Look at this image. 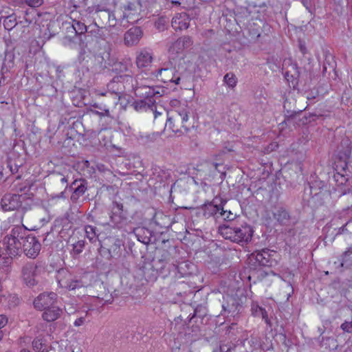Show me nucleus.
I'll list each match as a JSON object with an SVG mask.
<instances>
[{
    "mask_svg": "<svg viewBox=\"0 0 352 352\" xmlns=\"http://www.w3.org/2000/svg\"><path fill=\"white\" fill-rule=\"evenodd\" d=\"M69 188L71 190H74L71 196V199L73 202H76L78 199L86 192L87 189V182L84 179H76L72 183Z\"/></svg>",
    "mask_w": 352,
    "mask_h": 352,
    "instance_id": "412c9836",
    "label": "nucleus"
},
{
    "mask_svg": "<svg viewBox=\"0 0 352 352\" xmlns=\"http://www.w3.org/2000/svg\"><path fill=\"white\" fill-rule=\"evenodd\" d=\"M243 300H246L245 296L239 297L237 295L227 296L226 303L222 304V315L228 314L234 317L238 315L242 309Z\"/></svg>",
    "mask_w": 352,
    "mask_h": 352,
    "instance_id": "6e6552de",
    "label": "nucleus"
},
{
    "mask_svg": "<svg viewBox=\"0 0 352 352\" xmlns=\"http://www.w3.org/2000/svg\"><path fill=\"white\" fill-rule=\"evenodd\" d=\"M317 96H319L318 94L311 91L307 94V99L308 100H313L314 99L316 98Z\"/></svg>",
    "mask_w": 352,
    "mask_h": 352,
    "instance_id": "864d4df0",
    "label": "nucleus"
},
{
    "mask_svg": "<svg viewBox=\"0 0 352 352\" xmlns=\"http://www.w3.org/2000/svg\"><path fill=\"white\" fill-rule=\"evenodd\" d=\"M107 94H110L111 96H115L116 97H118V98H120V92H100V93H98V95L99 96H106Z\"/></svg>",
    "mask_w": 352,
    "mask_h": 352,
    "instance_id": "5fc2aeb1",
    "label": "nucleus"
},
{
    "mask_svg": "<svg viewBox=\"0 0 352 352\" xmlns=\"http://www.w3.org/2000/svg\"><path fill=\"white\" fill-rule=\"evenodd\" d=\"M5 29L8 30H12L17 24L16 16L12 14L8 16L3 17V21Z\"/></svg>",
    "mask_w": 352,
    "mask_h": 352,
    "instance_id": "72a5a7b5",
    "label": "nucleus"
},
{
    "mask_svg": "<svg viewBox=\"0 0 352 352\" xmlns=\"http://www.w3.org/2000/svg\"><path fill=\"white\" fill-rule=\"evenodd\" d=\"M320 346L326 350L334 349L337 347L336 340L331 337L322 338L320 341Z\"/></svg>",
    "mask_w": 352,
    "mask_h": 352,
    "instance_id": "7c9ffc66",
    "label": "nucleus"
},
{
    "mask_svg": "<svg viewBox=\"0 0 352 352\" xmlns=\"http://www.w3.org/2000/svg\"><path fill=\"white\" fill-rule=\"evenodd\" d=\"M179 40L181 41L182 44L184 45V49L188 48L192 45V40L189 36H184L179 38Z\"/></svg>",
    "mask_w": 352,
    "mask_h": 352,
    "instance_id": "79ce46f5",
    "label": "nucleus"
},
{
    "mask_svg": "<svg viewBox=\"0 0 352 352\" xmlns=\"http://www.w3.org/2000/svg\"><path fill=\"white\" fill-rule=\"evenodd\" d=\"M344 352H352V346L351 347H349L346 349Z\"/></svg>",
    "mask_w": 352,
    "mask_h": 352,
    "instance_id": "774afa93",
    "label": "nucleus"
},
{
    "mask_svg": "<svg viewBox=\"0 0 352 352\" xmlns=\"http://www.w3.org/2000/svg\"><path fill=\"white\" fill-rule=\"evenodd\" d=\"M114 16V14L109 10H100L97 8L94 13V25H104L109 23L111 24V17Z\"/></svg>",
    "mask_w": 352,
    "mask_h": 352,
    "instance_id": "5701e85b",
    "label": "nucleus"
},
{
    "mask_svg": "<svg viewBox=\"0 0 352 352\" xmlns=\"http://www.w3.org/2000/svg\"><path fill=\"white\" fill-rule=\"evenodd\" d=\"M85 322V317H80L77 318L74 322V324L75 327H80Z\"/></svg>",
    "mask_w": 352,
    "mask_h": 352,
    "instance_id": "3c124183",
    "label": "nucleus"
},
{
    "mask_svg": "<svg viewBox=\"0 0 352 352\" xmlns=\"http://www.w3.org/2000/svg\"><path fill=\"white\" fill-rule=\"evenodd\" d=\"M8 303L10 308L15 307L20 304L21 300L16 294H10L8 298Z\"/></svg>",
    "mask_w": 352,
    "mask_h": 352,
    "instance_id": "4c0bfd02",
    "label": "nucleus"
},
{
    "mask_svg": "<svg viewBox=\"0 0 352 352\" xmlns=\"http://www.w3.org/2000/svg\"><path fill=\"white\" fill-rule=\"evenodd\" d=\"M85 234L87 239L91 242H94L96 240L98 234L96 232V228L90 225L85 226Z\"/></svg>",
    "mask_w": 352,
    "mask_h": 352,
    "instance_id": "c9c22d12",
    "label": "nucleus"
},
{
    "mask_svg": "<svg viewBox=\"0 0 352 352\" xmlns=\"http://www.w3.org/2000/svg\"><path fill=\"white\" fill-rule=\"evenodd\" d=\"M122 19L126 20L128 23H135L140 19V13L142 12V4L140 1L134 0L132 1H126L122 6Z\"/></svg>",
    "mask_w": 352,
    "mask_h": 352,
    "instance_id": "423d86ee",
    "label": "nucleus"
},
{
    "mask_svg": "<svg viewBox=\"0 0 352 352\" xmlns=\"http://www.w3.org/2000/svg\"><path fill=\"white\" fill-rule=\"evenodd\" d=\"M109 245L108 252L111 258L120 256L121 252L120 248L123 245L122 241L119 239L110 237L107 239Z\"/></svg>",
    "mask_w": 352,
    "mask_h": 352,
    "instance_id": "a878e982",
    "label": "nucleus"
},
{
    "mask_svg": "<svg viewBox=\"0 0 352 352\" xmlns=\"http://www.w3.org/2000/svg\"><path fill=\"white\" fill-rule=\"evenodd\" d=\"M63 314V309L58 306L53 305L45 310L42 318L47 322H53L59 318Z\"/></svg>",
    "mask_w": 352,
    "mask_h": 352,
    "instance_id": "b1692460",
    "label": "nucleus"
},
{
    "mask_svg": "<svg viewBox=\"0 0 352 352\" xmlns=\"http://www.w3.org/2000/svg\"><path fill=\"white\" fill-rule=\"evenodd\" d=\"M284 108L285 109V120L284 122L289 125L300 126V124H305L307 123V118L302 116V111H290L286 109V102L284 104Z\"/></svg>",
    "mask_w": 352,
    "mask_h": 352,
    "instance_id": "dca6fc26",
    "label": "nucleus"
},
{
    "mask_svg": "<svg viewBox=\"0 0 352 352\" xmlns=\"http://www.w3.org/2000/svg\"><path fill=\"white\" fill-rule=\"evenodd\" d=\"M113 210H117L116 212H113L112 215L110 216V220L113 226L119 227V222L116 221L117 216L116 212L120 213L123 210V205L121 203L113 201Z\"/></svg>",
    "mask_w": 352,
    "mask_h": 352,
    "instance_id": "2f4dec72",
    "label": "nucleus"
},
{
    "mask_svg": "<svg viewBox=\"0 0 352 352\" xmlns=\"http://www.w3.org/2000/svg\"><path fill=\"white\" fill-rule=\"evenodd\" d=\"M276 252L269 249H263L260 252L252 254L250 259L254 258L255 263L260 266L272 267L276 263V260L273 258Z\"/></svg>",
    "mask_w": 352,
    "mask_h": 352,
    "instance_id": "9b49d317",
    "label": "nucleus"
},
{
    "mask_svg": "<svg viewBox=\"0 0 352 352\" xmlns=\"http://www.w3.org/2000/svg\"><path fill=\"white\" fill-rule=\"evenodd\" d=\"M188 114L189 110L186 107L179 108L172 111L170 113H166V126L179 135L184 132H188L190 128Z\"/></svg>",
    "mask_w": 352,
    "mask_h": 352,
    "instance_id": "7ed1b4c3",
    "label": "nucleus"
},
{
    "mask_svg": "<svg viewBox=\"0 0 352 352\" xmlns=\"http://www.w3.org/2000/svg\"><path fill=\"white\" fill-rule=\"evenodd\" d=\"M272 214L277 223L280 226H290L296 222L295 218L292 217L289 212L283 206L275 207Z\"/></svg>",
    "mask_w": 352,
    "mask_h": 352,
    "instance_id": "f8f14e48",
    "label": "nucleus"
},
{
    "mask_svg": "<svg viewBox=\"0 0 352 352\" xmlns=\"http://www.w3.org/2000/svg\"><path fill=\"white\" fill-rule=\"evenodd\" d=\"M300 51L302 52V54H305V47L304 46H302V45H300Z\"/></svg>",
    "mask_w": 352,
    "mask_h": 352,
    "instance_id": "338daca9",
    "label": "nucleus"
},
{
    "mask_svg": "<svg viewBox=\"0 0 352 352\" xmlns=\"http://www.w3.org/2000/svg\"><path fill=\"white\" fill-rule=\"evenodd\" d=\"M23 2L30 7L37 8L43 3V0H23Z\"/></svg>",
    "mask_w": 352,
    "mask_h": 352,
    "instance_id": "c03bdc74",
    "label": "nucleus"
},
{
    "mask_svg": "<svg viewBox=\"0 0 352 352\" xmlns=\"http://www.w3.org/2000/svg\"><path fill=\"white\" fill-rule=\"evenodd\" d=\"M235 346V344L232 342H228L226 344L221 343L218 349L221 352H231Z\"/></svg>",
    "mask_w": 352,
    "mask_h": 352,
    "instance_id": "a19ab883",
    "label": "nucleus"
},
{
    "mask_svg": "<svg viewBox=\"0 0 352 352\" xmlns=\"http://www.w3.org/2000/svg\"><path fill=\"white\" fill-rule=\"evenodd\" d=\"M154 25L159 32H164L169 26V19L166 16H161L156 19Z\"/></svg>",
    "mask_w": 352,
    "mask_h": 352,
    "instance_id": "c756f323",
    "label": "nucleus"
},
{
    "mask_svg": "<svg viewBox=\"0 0 352 352\" xmlns=\"http://www.w3.org/2000/svg\"><path fill=\"white\" fill-rule=\"evenodd\" d=\"M72 27L76 34L81 35L87 32V26L85 25V20L82 18L80 19H73Z\"/></svg>",
    "mask_w": 352,
    "mask_h": 352,
    "instance_id": "c85d7f7f",
    "label": "nucleus"
},
{
    "mask_svg": "<svg viewBox=\"0 0 352 352\" xmlns=\"http://www.w3.org/2000/svg\"><path fill=\"white\" fill-rule=\"evenodd\" d=\"M96 29L90 31L94 36L98 38L104 39V28L100 27L99 25H95Z\"/></svg>",
    "mask_w": 352,
    "mask_h": 352,
    "instance_id": "ea45409f",
    "label": "nucleus"
},
{
    "mask_svg": "<svg viewBox=\"0 0 352 352\" xmlns=\"http://www.w3.org/2000/svg\"><path fill=\"white\" fill-rule=\"evenodd\" d=\"M223 82L230 87L234 88L237 83V78L233 73H227L223 77Z\"/></svg>",
    "mask_w": 352,
    "mask_h": 352,
    "instance_id": "e433bc0d",
    "label": "nucleus"
},
{
    "mask_svg": "<svg viewBox=\"0 0 352 352\" xmlns=\"http://www.w3.org/2000/svg\"><path fill=\"white\" fill-rule=\"evenodd\" d=\"M252 314H253L255 316H260L259 311L258 310V309H256V306H255V307H252Z\"/></svg>",
    "mask_w": 352,
    "mask_h": 352,
    "instance_id": "052dcab7",
    "label": "nucleus"
},
{
    "mask_svg": "<svg viewBox=\"0 0 352 352\" xmlns=\"http://www.w3.org/2000/svg\"><path fill=\"white\" fill-rule=\"evenodd\" d=\"M153 60V54L151 50L144 48L137 52L135 63L138 68H146L151 66Z\"/></svg>",
    "mask_w": 352,
    "mask_h": 352,
    "instance_id": "f3484780",
    "label": "nucleus"
},
{
    "mask_svg": "<svg viewBox=\"0 0 352 352\" xmlns=\"http://www.w3.org/2000/svg\"><path fill=\"white\" fill-rule=\"evenodd\" d=\"M152 111V112L153 113V114H154V118H155V119H157L158 116H162V112H161V111H160L157 110L156 107H155V105H154V107H153V111Z\"/></svg>",
    "mask_w": 352,
    "mask_h": 352,
    "instance_id": "4d7b16f0",
    "label": "nucleus"
},
{
    "mask_svg": "<svg viewBox=\"0 0 352 352\" xmlns=\"http://www.w3.org/2000/svg\"><path fill=\"white\" fill-rule=\"evenodd\" d=\"M346 224H345V225H344L343 226L340 227V228H339V230H338V234H342L343 232H345V230H346Z\"/></svg>",
    "mask_w": 352,
    "mask_h": 352,
    "instance_id": "680f3d73",
    "label": "nucleus"
},
{
    "mask_svg": "<svg viewBox=\"0 0 352 352\" xmlns=\"http://www.w3.org/2000/svg\"><path fill=\"white\" fill-rule=\"evenodd\" d=\"M144 230L142 228H138V229L135 230V233L136 236H138V239L140 241L142 242L143 243L146 244L150 241L149 237H144L142 240L140 239V234Z\"/></svg>",
    "mask_w": 352,
    "mask_h": 352,
    "instance_id": "8fccbe9b",
    "label": "nucleus"
},
{
    "mask_svg": "<svg viewBox=\"0 0 352 352\" xmlns=\"http://www.w3.org/2000/svg\"><path fill=\"white\" fill-rule=\"evenodd\" d=\"M51 188L56 191H60L58 195V198L65 197V191L68 187V177L59 172H54L49 178Z\"/></svg>",
    "mask_w": 352,
    "mask_h": 352,
    "instance_id": "9d476101",
    "label": "nucleus"
},
{
    "mask_svg": "<svg viewBox=\"0 0 352 352\" xmlns=\"http://www.w3.org/2000/svg\"><path fill=\"white\" fill-rule=\"evenodd\" d=\"M170 63H164L163 66L156 70L155 76L164 83H174L175 85H183L187 82L190 76V72L179 64L178 69L173 67Z\"/></svg>",
    "mask_w": 352,
    "mask_h": 352,
    "instance_id": "f03ea898",
    "label": "nucleus"
},
{
    "mask_svg": "<svg viewBox=\"0 0 352 352\" xmlns=\"http://www.w3.org/2000/svg\"><path fill=\"white\" fill-rule=\"evenodd\" d=\"M190 18L189 15L186 12L177 13L172 18L171 26L172 28L177 31H182L188 28L190 25Z\"/></svg>",
    "mask_w": 352,
    "mask_h": 352,
    "instance_id": "a211bd4d",
    "label": "nucleus"
},
{
    "mask_svg": "<svg viewBox=\"0 0 352 352\" xmlns=\"http://www.w3.org/2000/svg\"><path fill=\"white\" fill-rule=\"evenodd\" d=\"M135 94L136 96L142 98L144 100H154V97H160L161 94L158 90L151 86L141 85L135 88Z\"/></svg>",
    "mask_w": 352,
    "mask_h": 352,
    "instance_id": "6ab92c4d",
    "label": "nucleus"
},
{
    "mask_svg": "<svg viewBox=\"0 0 352 352\" xmlns=\"http://www.w3.org/2000/svg\"><path fill=\"white\" fill-rule=\"evenodd\" d=\"M141 270L144 278L147 281H155L159 276L158 272L153 267L152 263L149 261H145Z\"/></svg>",
    "mask_w": 352,
    "mask_h": 352,
    "instance_id": "393cba45",
    "label": "nucleus"
},
{
    "mask_svg": "<svg viewBox=\"0 0 352 352\" xmlns=\"http://www.w3.org/2000/svg\"><path fill=\"white\" fill-rule=\"evenodd\" d=\"M85 242L83 240H80L75 243L74 244H73L72 252L74 255L80 254L82 252L85 248Z\"/></svg>",
    "mask_w": 352,
    "mask_h": 352,
    "instance_id": "58836bf2",
    "label": "nucleus"
},
{
    "mask_svg": "<svg viewBox=\"0 0 352 352\" xmlns=\"http://www.w3.org/2000/svg\"><path fill=\"white\" fill-rule=\"evenodd\" d=\"M351 254H352V248H349L347 250H346L345 252H343V254L342 255V261H341V263H340V267H342L344 266V263H346L347 261L346 257Z\"/></svg>",
    "mask_w": 352,
    "mask_h": 352,
    "instance_id": "a18cd8bd",
    "label": "nucleus"
},
{
    "mask_svg": "<svg viewBox=\"0 0 352 352\" xmlns=\"http://www.w3.org/2000/svg\"><path fill=\"white\" fill-rule=\"evenodd\" d=\"M56 280L60 287L69 290H74L82 287L81 280L74 278L67 269L62 268L57 272Z\"/></svg>",
    "mask_w": 352,
    "mask_h": 352,
    "instance_id": "0eeeda50",
    "label": "nucleus"
},
{
    "mask_svg": "<svg viewBox=\"0 0 352 352\" xmlns=\"http://www.w3.org/2000/svg\"><path fill=\"white\" fill-rule=\"evenodd\" d=\"M37 265L32 262L25 264L21 270L23 283L29 287L34 286L37 282L35 279Z\"/></svg>",
    "mask_w": 352,
    "mask_h": 352,
    "instance_id": "4468645a",
    "label": "nucleus"
},
{
    "mask_svg": "<svg viewBox=\"0 0 352 352\" xmlns=\"http://www.w3.org/2000/svg\"><path fill=\"white\" fill-rule=\"evenodd\" d=\"M256 309H258V310L259 311L260 316H261L262 318L265 320L266 324H268L269 326H271V322L270 321H269L267 318V314L265 309H263L262 307L258 305H256Z\"/></svg>",
    "mask_w": 352,
    "mask_h": 352,
    "instance_id": "de8ad7c7",
    "label": "nucleus"
},
{
    "mask_svg": "<svg viewBox=\"0 0 352 352\" xmlns=\"http://www.w3.org/2000/svg\"><path fill=\"white\" fill-rule=\"evenodd\" d=\"M155 103V100H146L144 99L135 101L132 106L137 111H142L147 110H153L154 104Z\"/></svg>",
    "mask_w": 352,
    "mask_h": 352,
    "instance_id": "cd10ccee",
    "label": "nucleus"
},
{
    "mask_svg": "<svg viewBox=\"0 0 352 352\" xmlns=\"http://www.w3.org/2000/svg\"><path fill=\"white\" fill-rule=\"evenodd\" d=\"M25 199V196L23 195L7 193L1 198V208L4 211L19 210Z\"/></svg>",
    "mask_w": 352,
    "mask_h": 352,
    "instance_id": "1a4fd4ad",
    "label": "nucleus"
},
{
    "mask_svg": "<svg viewBox=\"0 0 352 352\" xmlns=\"http://www.w3.org/2000/svg\"><path fill=\"white\" fill-rule=\"evenodd\" d=\"M33 348L37 352L44 351L45 348L43 344L41 342L40 340H34L32 342Z\"/></svg>",
    "mask_w": 352,
    "mask_h": 352,
    "instance_id": "49530a36",
    "label": "nucleus"
},
{
    "mask_svg": "<svg viewBox=\"0 0 352 352\" xmlns=\"http://www.w3.org/2000/svg\"><path fill=\"white\" fill-rule=\"evenodd\" d=\"M285 77L287 81H292L294 85L298 83V79L300 77V71L296 63H291L286 69Z\"/></svg>",
    "mask_w": 352,
    "mask_h": 352,
    "instance_id": "bb28decb",
    "label": "nucleus"
},
{
    "mask_svg": "<svg viewBox=\"0 0 352 352\" xmlns=\"http://www.w3.org/2000/svg\"><path fill=\"white\" fill-rule=\"evenodd\" d=\"M115 25H116V17L114 16L111 17V24H109V25L114 26Z\"/></svg>",
    "mask_w": 352,
    "mask_h": 352,
    "instance_id": "e2e57ef3",
    "label": "nucleus"
},
{
    "mask_svg": "<svg viewBox=\"0 0 352 352\" xmlns=\"http://www.w3.org/2000/svg\"><path fill=\"white\" fill-rule=\"evenodd\" d=\"M300 1H302V3L304 5V6H305L307 8L308 6H309L308 0H300Z\"/></svg>",
    "mask_w": 352,
    "mask_h": 352,
    "instance_id": "0e129e2a",
    "label": "nucleus"
},
{
    "mask_svg": "<svg viewBox=\"0 0 352 352\" xmlns=\"http://www.w3.org/2000/svg\"><path fill=\"white\" fill-rule=\"evenodd\" d=\"M184 45L182 44L181 41L177 39L168 47V52L171 54H180L184 50Z\"/></svg>",
    "mask_w": 352,
    "mask_h": 352,
    "instance_id": "f704fd0d",
    "label": "nucleus"
},
{
    "mask_svg": "<svg viewBox=\"0 0 352 352\" xmlns=\"http://www.w3.org/2000/svg\"><path fill=\"white\" fill-rule=\"evenodd\" d=\"M219 232L225 239L236 243H247L251 240L253 234L252 228L247 223L238 226L223 225L219 227Z\"/></svg>",
    "mask_w": 352,
    "mask_h": 352,
    "instance_id": "20e7f679",
    "label": "nucleus"
},
{
    "mask_svg": "<svg viewBox=\"0 0 352 352\" xmlns=\"http://www.w3.org/2000/svg\"><path fill=\"white\" fill-rule=\"evenodd\" d=\"M93 107H95V108H98L100 110H102L104 109V107H100V105H98V104L95 103L94 104H93Z\"/></svg>",
    "mask_w": 352,
    "mask_h": 352,
    "instance_id": "69168bd1",
    "label": "nucleus"
},
{
    "mask_svg": "<svg viewBox=\"0 0 352 352\" xmlns=\"http://www.w3.org/2000/svg\"><path fill=\"white\" fill-rule=\"evenodd\" d=\"M8 166L12 173H16L19 170V168L20 167V166H18L16 164H14V166H12V164H8Z\"/></svg>",
    "mask_w": 352,
    "mask_h": 352,
    "instance_id": "6e6d98bb",
    "label": "nucleus"
},
{
    "mask_svg": "<svg viewBox=\"0 0 352 352\" xmlns=\"http://www.w3.org/2000/svg\"><path fill=\"white\" fill-rule=\"evenodd\" d=\"M170 254L166 251H163L161 257L153 258L150 262L153 267L155 268L158 274H163L169 272L170 270L177 272L182 276H184L190 274L186 268H188L189 264L187 262H182L178 265L170 264Z\"/></svg>",
    "mask_w": 352,
    "mask_h": 352,
    "instance_id": "39448f33",
    "label": "nucleus"
},
{
    "mask_svg": "<svg viewBox=\"0 0 352 352\" xmlns=\"http://www.w3.org/2000/svg\"><path fill=\"white\" fill-rule=\"evenodd\" d=\"M93 112L95 114L99 116L100 117H104V116L111 117L110 111H109V109L105 108V107H104V109L101 110V111H93Z\"/></svg>",
    "mask_w": 352,
    "mask_h": 352,
    "instance_id": "09e8293b",
    "label": "nucleus"
},
{
    "mask_svg": "<svg viewBox=\"0 0 352 352\" xmlns=\"http://www.w3.org/2000/svg\"><path fill=\"white\" fill-rule=\"evenodd\" d=\"M87 0H73V1L75 3H77L78 5H75V6H78L80 7V5H85L86 4V1Z\"/></svg>",
    "mask_w": 352,
    "mask_h": 352,
    "instance_id": "13d9d810",
    "label": "nucleus"
},
{
    "mask_svg": "<svg viewBox=\"0 0 352 352\" xmlns=\"http://www.w3.org/2000/svg\"><path fill=\"white\" fill-rule=\"evenodd\" d=\"M248 342L253 349H261L265 351L272 349V341L267 337L261 340L258 336L252 335Z\"/></svg>",
    "mask_w": 352,
    "mask_h": 352,
    "instance_id": "aec40b11",
    "label": "nucleus"
},
{
    "mask_svg": "<svg viewBox=\"0 0 352 352\" xmlns=\"http://www.w3.org/2000/svg\"><path fill=\"white\" fill-rule=\"evenodd\" d=\"M225 203L226 201H221V209L219 212L218 218H222L229 221H232L235 218L236 214H233L230 210H225L223 209V204Z\"/></svg>",
    "mask_w": 352,
    "mask_h": 352,
    "instance_id": "473e14b6",
    "label": "nucleus"
},
{
    "mask_svg": "<svg viewBox=\"0 0 352 352\" xmlns=\"http://www.w3.org/2000/svg\"><path fill=\"white\" fill-rule=\"evenodd\" d=\"M174 6H181L182 0H168Z\"/></svg>",
    "mask_w": 352,
    "mask_h": 352,
    "instance_id": "bf43d9fd",
    "label": "nucleus"
},
{
    "mask_svg": "<svg viewBox=\"0 0 352 352\" xmlns=\"http://www.w3.org/2000/svg\"><path fill=\"white\" fill-rule=\"evenodd\" d=\"M143 36V31L140 27L135 26L128 30L124 35V43L127 47L137 45Z\"/></svg>",
    "mask_w": 352,
    "mask_h": 352,
    "instance_id": "2eb2a0df",
    "label": "nucleus"
},
{
    "mask_svg": "<svg viewBox=\"0 0 352 352\" xmlns=\"http://www.w3.org/2000/svg\"><path fill=\"white\" fill-rule=\"evenodd\" d=\"M4 242L7 244V254L10 257L16 256L23 250L27 256L35 258L41 250L38 240L21 226L13 228L10 235L5 237Z\"/></svg>",
    "mask_w": 352,
    "mask_h": 352,
    "instance_id": "f257e3e1",
    "label": "nucleus"
},
{
    "mask_svg": "<svg viewBox=\"0 0 352 352\" xmlns=\"http://www.w3.org/2000/svg\"><path fill=\"white\" fill-rule=\"evenodd\" d=\"M57 294L54 292L43 293L39 294L34 300V306L36 309L45 310L56 302Z\"/></svg>",
    "mask_w": 352,
    "mask_h": 352,
    "instance_id": "ddd939ff",
    "label": "nucleus"
},
{
    "mask_svg": "<svg viewBox=\"0 0 352 352\" xmlns=\"http://www.w3.org/2000/svg\"><path fill=\"white\" fill-rule=\"evenodd\" d=\"M166 218V216H164V214L162 213H159V214H156L155 217V223L158 225H160L161 227H166V225H162V223H160L159 221H158V219L160 218Z\"/></svg>",
    "mask_w": 352,
    "mask_h": 352,
    "instance_id": "603ef678",
    "label": "nucleus"
},
{
    "mask_svg": "<svg viewBox=\"0 0 352 352\" xmlns=\"http://www.w3.org/2000/svg\"><path fill=\"white\" fill-rule=\"evenodd\" d=\"M340 328H341V329L344 332H346V333H352V321H351V322H349V321L344 322L341 324Z\"/></svg>",
    "mask_w": 352,
    "mask_h": 352,
    "instance_id": "37998d69",
    "label": "nucleus"
},
{
    "mask_svg": "<svg viewBox=\"0 0 352 352\" xmlns=\"http://www.w3.org/2000/svg\"><path fill=\"white\" fill-rule=\"evenodd\" d=\"M221 209V203L217 204L216 199L211 202L206 203L200 207V210L203 212V215L206 218L214 216L218 218L219 212Z\"/></svg>",
    "mask_w": 352,
    "mask_h": 352,
    "instance_id": "4be33fe9",
    "label": "nucleus"
}]
</instances>
